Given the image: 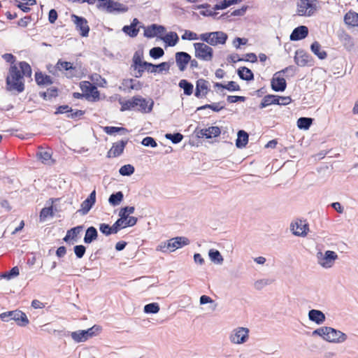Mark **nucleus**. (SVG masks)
<instances>
[{
  "label": "nucleus",
  "instance_id": "c03bdc74",
  "mask_svg": "<svg viewBox=\"0 0 358 358\" xmlns=\"http://www.w3.org/2000/svg\"><path fill=\"white\" fill-rule=\"evenodd\" d=\"M52 216H53L52 206L42 208L40 212L39 219L41 222H44L48 217Z\"/></svg>",
  "mask_w": 358,
  "mask_h": 358
},
{
  "label": "nucleus",
  "instance_id": "0eeeda50",
  "mask_svg": "<svg viewBox=\"0 0 358 358\" xmlns=\"http://www.w3.org/2000/svg\"><path fill=\"white\" fill-rule=\"evenodd\" d=\"M79 87L87 100L96 101L100 99V93L96 87L89 81H81Z\"/></svg>",
  "mask_w": 358,
  "mask_h": 358
},
{
  "label": "nucleus",
  "instance_id": "f3484780",
  "mask_svg": "<svg viewBox=\"0 0 358 358\" xmlns=\"http://www.w3.org/2000/svg\"><path fill=\"white\" fill-rule=\"evenodd\" d=\"M128 141H120L113 144L111 148L107 152L108 158L117 157L124 151Z\"/></svg>",
  "mask_w": 358,
  "mask_h": 358
},
{
  "label": "nucleus",
  "instance_id": "f704fd0d",
  "mask_svg": "<svg viewBox=\"0 0 358 358\" xmlns=\"http://www.w3.org/2000/svg\"><path fill=\"white\" fill-rule=\"evenodd\" d=\"M238 74L242 80H251L254 78V75L252 71L245 66L238 69Z\"/></svg>",
  "mask_w": 358,
  "mask_h": 358
},
{
  "label": "nucleus",
  "instance_id": "423d86ee",
  "mask_svg": "<svg viewBox=\"0 0 358 358\" xmlns=\"http://www.w3.org/2000/svg\"><path fill=\"white\" fill-rule=\"evenodd\" d=\"M199 38L210 45L216 46L224 45L228 38V36L223 31H214L202 34Z\"/></svg>",
  "mask_w": 358,
  "mask_h": 358
},
{
  "label": "nucleus",
  "instance_id": "69168bd1",
  "mask_svg": "<svg viewBox=\"0 0 358 358\" xmlns=\"http://www.w3.org/2000/svg\"><path fill=\"white\" fill-rule=\"evenodd\" d=\"M58 17V14L56 10L51 9L48 13V20L50 23L54 24Z\"/></svg>",
  "mask_w": 358,
  "mask_h": 358
},
{
  "label": "nucleus",
  "instance_id": "e2e57ef3",
  "mask_svg": "<svg viewBox=\"0 0 358 358\" xmlns=\"http://www.w3.org/2000/svg\"><path fill=\"white\" fill-rule=\"evenodd\" d=\"M2 57L6 62L10 63V66L11 65H17V64L15 63L16 58L13 55L10 54V53H6V54L3 55Z\"/></svg>",
  "mask_w": 358,
  "mask_h": 358
},
{
  "label": "nucleus",
  "instance_id": "e433bc0d",
  "mask_svg": "<svg viewBox=\"0 0 358 358\" xmlns=\"http://www.w3.org/2000/svg\"><path fill=\"white\" fill-rule=\"evenodd\" d=\"M71 338L78 343L84 342L88 339L87 338V331L85 330H80L73 331L71 334Z\"/></svg>",
  "mask_w": 358,
  "mask_h": 358
},
{
  "label": "nucleus",
  "instance_id": "37998d69",
  "mask_svg": "<svg viewBox=\"0 0 358 358\" xmlns=\"http://www.w3.org/2000/svg\"><path fill=\"white\" fill-rule=\"evenodd\" d=\"M241 2V0H222L215 6V10L224 9L233 4Z\"/></svg>",
  "mask_w": 358,
  "mask_h": 358
},
{
  "label": "nucleus",
  "instance_id": "a211bd4d",
  "mask_svg": "<svg viewBox=\"0 0 358 358\" xmlns=\"http://www.w3.org/2000/svg\"><path fill=\"white\" fill-rule=\"evenodd\" d=\"M189 243L188 238L185 237H176L171 238L167 243V249L170 251H174Z\"/></svg>",
  "mask_w": 358,
  "mask_h": 358
},
{
  "label": "nucleus",
  "instance_id": "6e6d98bb",
  "mask_svg": "<svg viewBox=\"0 0 358 358\" xmlns=\"http://www.w3.org/2000/svg\"><path fill=\"white\" fill-rule=\"evenodd\" d=\"M122 176H130L134 172V168L130 164L122 166L119 171Z\"/></svg>",
  "mask_w": 358,
  "mask_h": 358
},
{
  "label": "nucleus",
  "instance_id": "052dcab7",
  "mask_svg": "<svg viewBox=\"0 0 358 358\" xmlns=\"http://www.w3.org/2000/svg\"><path fill=\"white\" fill-rule=\"evenodd\" d=\"M142 144L145 146H150L152 148H155L157 145L155 140L152 137L150 136L144 138L142 141Z\"/></svg>",
  "mask_w": 358,
  "mask_h": 358
},
{
  "label": "nucleus",
  "instance_id": "13d9d810",
  "mask_svg": "<svg viewBox=\"0 0 358 358\" xmlns=\"http://www.w3.org/2000/svg\"><path fill=\"white\" fill-rule=\"evenodd\" d=\"M182 40H197L199 37L197 36V34L193 31L186 30L185 33L182 35Z\"/></svg>",
  "mask_w": 358,
  "mask_h": 358
},
{
  "label": "nucleus",
  "instance_id": "ddd939ff",
  "mask_svg": "<svg viewBox=\"0 0 358 358\" xmlns=\"http://www.w3.org/2000/svg\"><path fill=\"white\" fill-rule=\"evenodd\" d=\"M293 234L298 236H305L309 230L308 224L306 220H297L291 225Z\"/></svg>",
  "mask_w": 358,
  "mask_h": 358
},
{
  "label": "nucleus",
  "instance_id": "2eb2a0df",
  "mask_svg": "<svg viewBox=\"0 0 358 358\" xmlns=\"http://www.w3.org/2000/svg\"><path fill=\"white\" fill-rule=\"evenodd\" d=\"M68 113L67 117L71 119H76L77 117H80L85 114V111L82 110H73L70 106L68 105H62L59 106L57 108L55 114H63Z\"/></svg>",
  "mask_w": 358,
  "mask_h": 358
},
{
  "label": "nucleus",
  "instance_id": "7ed1b4c3",
  "mask_svg": "<svg viewBox=\"0 0 358 358\" xmlns=\"http://www.w3.org/2000/svg\"><path fill=\"white\" fill-rule=\"evenodd\" d=\"M313 334L319 335L324 340L333 343H342L347 339L345 334L329 327L319 328L315 330Z\"/></svg>",
  "mask_w": 358,
  "mask_h": 358
},
{
  "label": "nucleus",
  "instance_id": "c9c22d12",
  "mask_svg": "<svg viewBox=\"0 0 358 358\" xmlns=\"http://www.w3.org/2000/svg\"><path fill=\"white\" fill-rule=\"evenodd\" d=\"M278 99L277 95L268 94L264 96L260 103V108H263L271 104H277Z\"/></svg>",
  "mask_w": 358,
  "mask_h": 358
},
{
  "label": "nucleus",
  "instance_id": "a878e982",
  "mask_svg": "<svg viewBox=\"0 0 358 358\" xmlns=\"http://www.w3.org/2000/svg\"><path fill=\"white\" fill-rule=\"evenodd\" d=\"M345 23L350 27H358V13L355 11H348L344 16Z\"/></svg>",
  "mask_w": 358,
  "mask_h": 358
},
{
  "label": "nucleus",
  "instance_id": "5fc2aeb1",
  "mask_svg": "<svg viewBox=\"0 0 358 358\" xmlns=\"http://www.w3.org/2000/svg\"><path fill=\"white\" fill-rule=\"evenodd\" d=\"M165 137L167 139L171 140L173 143H178L183 138V136L180 133H176V134H166L165 135Z\"/></svg>",
  "mask_w": 358,
  "mask_h": 358
},
{
  "label": "nucleus",
  "instance_id": "473e14b6",
  "mask_svg": "<svg viewBox=\"0 0 358 358\" xmlns=\"http://www.w3.org/2000/svg\"><path fill=\"white\" fill-rule=\"evenodd\" d=\"M97 231L94 227H89L85 232L84 241L85 243H90L97 238Z\"/></svg>",
  "mask_w": 358,
  "mask_h": 358
},
{
  "label": "nucleus",
  "instance_id": "09e8293b",
  "mask_svg": "<svg viewBox=\"0 0 358 358\" xmlns=\"http://www.w3.org/2000/svg\"><path fill=\"white\" fill-rule=\"evenodd\" d=\"M164 40L170 46H174L178 41V36L175 32H170L166 36Z\"/></svg>",
  "mask_w": 358,
  "mask_h": 358
},
{
  "label": "nucleus",
  "instance_id": "680f3d73",
  "mask_svg": "<svg viewBox=\"0 0 358 358\" xmlns=\"http://www.w3.org/2000/svg\"><path fill=\"white\" fill-rule=\"evenodd\" d=\"M85 247L83 245H76L74 247V252L78 258H82L85 252Z\"/></svg>",
  "mask_w": 358,
  "mask_h": 358
},
{
  "label": "nucleus",
  "instance_id": "f257e3e1",
  "mask_svg": "<svg viewBox=\"0 0 358 358\" xmlns=\"http://www.w3.org/2000/svg\"><path fill=\"white\" fill-rule=\"evenodd\" d=\"M31 66L26 62H20L17 65H11L6 78V88L8 91L21 93L24 90V77L31 76Z\"/></svg>",
  "mask_w": 358,
  "mask_h": 358
},
{
  "label": "nucleus",
  "instance_id": "f03ea898",
  "mask_svg": "<svg viewBox=\"0 0 358 358\" xmlns=\"http://www.w3.org/2000/svg\"><path fill=\"white\" fill-rule=\"evenodd\" d=\"M121 110H130L136 109L141 113H147L151 112L153 102L148 105V101L140 96H134L130 99L120 102Z\"/></svg>",
  "mask_w": 358,
  "mask_h": 358
},
{
  "label": "nucleus",
  "instance_id": "6e6552de",
  "mask_svg": "<svg viewBox=\"0 0 358 358\" xmlns=\"http://www.w3.org/2000/svg\"><path fill=\"white\" fill-rule=\"evenodd\" d=\"M195 57L201 60L209 62L213 57V50L209 45L203 43H195L194 44Z\"/></svg>",
  "mask_w": 358,
  "mask_h": 358
},
{
  "label": "nucleus",
  "instance_id": "393cba45",
  "mask_svg": "<svg viewBox=\"0 0 358 358\" xmlns=\"http://www.w3.org/2000/svg\"><path fill=\"white\" fill-rule=\"evenodd\" d=\"M294 62L298 66H307L310 62V56L302 50L296 51L294 56Z\"/></svg>",
  "mask_w": 358,
  "mask_h": 358
},
{
  "label": "nucleus",
  "instance_id": "ea45409f",
  "mask_svg": "<svg viewBox=\"0 0 358 358\" xmlns=\"http://www.w3.org/2000/svg\"><path fill=\"white\" fill-rule=\"evenodd\" d=\"M179 87L184 90V94L186 95H191L193 93V85L187 80L182 79L179 82Z\"/></svg>",
  "mask_w": 358,
  "mask_h": 358
},
{
  "label": "nucleus",
  "instance_id": "4468645a",
  "mask_svg": "<svg viewBox=\"0 0 358 358\" xmlns=\"http://www.w3.org/2000/svg\"><path fill=\"white\" fill-rule=\"evenodd\" d=\"M248 329L244 327H238L235 329L234 334H231L230 337L231 341L236 344L245 343L248 338Z\"/></svg>",
  "mask_w": 358,
  "mask_h": 358
},
{
  "label": "nucleus",
  "instance_id": "a19ab883",
  "mask_svg": "<svg viewBox=\"0 0 358 358\" xmlns=\"http://www.w3.org/2000/svg\"><path fill=\"white\" fill-rule=\"evenodd\" d=\"M71 66V62L59 59L55 66V69L65 74V73Z\"/></svg>",
  "mask_w": 358,
  "mask_h": 358
},
{
  "label": "nucleus",
  "instance_id": "3c124183",
  "mask_svg": "<svg viewBox=\"0 0 358 358\" xmlns=\"http://www.w3.org/2000/svg\"><path fill=\"white\" fill-rule=\"evenodd\" d=\"M209 257L212 261L217 262L218 263H220L223 261L222 255H220V252L217 250H210Z\"/></svg>",
  "mask_w": 358,
  "mask_h": 358
},
{
  "label": "nucleus",
  "instance_id": "9d476101",
  "mask_svg": "<svg viewBox=\"0 0 358 358\" xmlns=\"http://www.w3.org/2000/svg\"><path fill=\"white\" fill-rule=\"evenodd\" d=\"M292 66H289L285 69L275 73L271 80V87L275 92H283L287 87V83L282 73L292 69Z\"/></svg>",
  "mask_w": 358,
  "mask_h": 358
},
{
  "label": "nucleus",
  "instance_id": "2f4dec72",
  "mask_svg": "<svg viewBox=\"0 0 358 358\" xmlns=\"http://www.w3.org/2000/svg\"><path fill=\"white\" fill-rule=\"evenodd\" d=\"M339 39L343 46L348 50H350L354 46L353 38L350 35L345 32H343L339 36Z\"/></svg>",
  "mask_w": 358,
  "mask_h": 358
},
{
  "label": "nucleus",
  "instance_id": "c756f323",
  "mask_svg": "<svg viewBox=\"0 0 358 358\" xmlns=\"http://www.w3.org/2000/svg\"><path fill=\"white\" fill-rule=\"evenodd\" d=\"M309 319L317 324L322 323L325 320L324 314L320 310H311L308 313Z\"/></svg>",
  "mask_w": 358,
  "mask_h": 358
},
{
  "label": "nucleus",
  "instance_id": "412c9836",
  "mask_svg": "<svg viewBox=\"0 0 358 358\" xmlns=\"http://www.w3.org/2000/svg\"><path fill=\"white\" fill-rule=\"evenodd\" d=\"M308 34V29L306 26L295 28L290 35L291 41H299L305 38Z\"/></svg>",
  "mask_w": 358,
  "mask_h": 358
},
{
  "label": "nucleus",
  "instance_id": "338daca9",
  "mask_svg": "<svg viewBox=\"0 0 358 358\" xmlns=\"http://www.w3.org/2000/svg\"><path fill=\"white\" fill-rule=\"evenodd\" d=\"M157 72L162 73L163 71H169L170 69V64L168 62H162L157 65Z\"/></svg>",
  "mask_w": 358,
  "mask_h": 358
},
{
  "label": "nucleus",
  "instance_id": "9b49d317",
  "mask_svg": "<svg viewBox=\"0 0 358 358\" xmlns=\"http://www.w3.org/2000/svg\"><path fill=\"white\" fill-rule=\"evenodd\" d=\"M317 258L319 264L324 268H330L333 266L334 262L338 258L337 254L331 250H327L323 254L322 252L317 253Z\"/></svg>",
  "mask_w": 358,
  "mask_h": 358
},
{
  "label": "nucleus",
  "instance_id": "603ef678",
  "mask_svg": "<svg viewBox=\"0 0 358 358\" xmlns=\"http://www.w3.org/2000/svg\"><path fill=\"white\" fill-rule=\"evenodd\" d=\"M159 310V306L157 303H151L144 307V311L146 313H157Z\"/></svg>",
  "mask_w": 358,
  "mask_h": 358
},
{
  "label": "nucleus",
  "instance_id": "bf43d9fd",
  "mask_svg": "<svg viewBox=\"0 0 358 358\" xmlns=\"http://www.w3.org/2000/svg\"><path fill=\"white\" fill-rule=\"evenodd\" d=\"M20 273L17 266L13 267L8 273H2L1 278H7L10 279L11 277L17 276Z\"/></svg>",
  "mask_w": 358,
  "mask_h": 358
},
{
  "label": "nucleus",
  "instance_id": "49530a36",
  "mask_svg": "<svg viewBox=\"0 0 358 358\" xmlns=\"http://www.w3.org/2000/svg\"><path fill=\"white\" fill-rule=\"evenodd\" d=\"M313 122V120L309 117H300L297 121V126L300 129H308Z\"/></svg>",
  "mask_w": 358,
  "mask_h": 358
},
{
  "label": "nucleus",
  "instance_id": "7c9ffc66",
  "mask_svg": "<svg viewBox=\"0 0 358 358\" xmlns=\"http://www.w3.org/2000/svg\"><path fill=\"white\" fill-rule=\"evenodd\" d=\"M58 88L52 87L47 90L46 92H39V96L44 100H50L52 98H56L58 96Z\"/></svg>",
  "mask_w": 358,
  "mask_h": 358
},
{
  "label": "nucleus",
  "instance_id": "6ab92c4d",
  "mask_svg": "<svg viewBox=\"0 0 358 358\" xmlns=\"http://www.w3.org/2000/svg\"><path fill=\"white\" fill-rule=\"evenodd\" d=\"M190 61L191 56L188 53L185 52L176 53V62L180 71H184Z\"/></svg>",
  "mask_w": 358,
  "mask_h": 358
},
{
  "label": "nucleus",
  "instance_id": "20e7f679",
  "mask_svg": "<svg viewBox=\"0 0 358 358\" xmlns=\"http://www.w3.org/2000/svg\"><path fill=\"white\" fill-rule=\"evenodd\" d=\"M0 319L4 322L14 320L17 325L20 327H26L29 323L27 315L22 310L17 309L1 313Z\"/></svg>",
  "mask_w": 358,
  "mask_h": 358
},
{
  "label": "nucleus",
  "instance_id": "39448f33",
  "mask_svg": "<svg viewBox=\"0 0 358 358\" xmlns=\"http://www.w3.org/2000/svg\"><path fill=\"white\" fill-rule=\"evenodd\" d=\"M317 4V0H299L297 3L296 13L299 16H311L316 12Z\"/></svg>",
  "mask_w": 358,
  "mask_h": 358
},
{
  "label": "nucleus",
  "instance_id": "de8ad7c7",
  "mask_svg": "<svg viewBox=\"0 0 358 358\" xmlns=\"http://www.w3.org/2000/svg\"><path fill=\"white\" fill-rule=\"evenodd\" d=\"M149 62H144L134 69V76L136 78H141L143 76L144 71H147V65Z\"/></svg>",
  "mask_w": 358,
  "mask_h": 358
},
{
  "label": "nucleus",
  "instance_id": "dca6fc26",
  "mask_svg": "<svg viewBox=\"0 0 358 358\" xmlns=\"http://www.w3.org/2000/svg\"><path fill=\"white\" fill-rule=\"evenodd\" d=\"M210 91V85L208 81L203 78H200L196 82V90L194 95L197 98L206 97Z\"/></svg>",
  "mask_w": 358,
  "mask_h": 358
},
{
  "label": "nucleus",
  "instance_id": "79ce46f5",
  "mask_svg": "<svg viewBox=\"0 0 358 358\" xmlns=\"http://www.w3.org/2000/svg\"><path fill=\"white\" fill-rule=\"evenodd\" d=\"M37 156L43 164H48L51 160L52 152L50 150H42L37 153Z\"/></svg>",
  "mask_w": 358,
  "mask_h": 358
},
{
  "label": "nucleus",
  "instance_id": "1a4fd4ad",
  "mask_svg": "<svg viewBox=\"0 0 358 358\" xmlns=\"http://www.w3.org/2000/svg\"><path fill=\"white\" fill-rule=\"evenodd\" d=\"M71 19L80 35L83 37L88 36L90 29L87 20L85 17L76 14H71Z\"/></svg>",
  "mask_w": 358,
  "mask_h": 358
},
{
  "label": "nucleus",
  "instance_id": "f8f14e48",
  "mask_svg": "<svg viewBox=\"0 0 358 358\" xmlns=\"http://www.w3.org/2000/svg\"><path fill=\"white\" fill-rule=\"evenodd\" d=\"M126 212L134 213V207L133 206H127L122 208L120 213L119 216L120 218L113 224V230L115 232L117 233L121 229H124L127 227L126 224L127 215Z\"/></svg>",
  "mask_w": 358,
  "mask_h": 358
},
{
  "label": "nucleus",
  "instance_id": "a18cd8bd",
  "mask_svg": "<svg viewBox=\"0 0 358 358\" xmlns=\"http://www.w3.org/2000/svg\"><path fill=\"white\" fill-rule=\"evenodd\" d=\"M123 196L122 192H117L115 194H113L109 197V203L113 206H117L122 201Z\"/></svg>",
  "mask_w": 358,
  "mask_h": 358
},
{
  "label": "nucleus",
  "instance_id": "cd10ccee",
  "mask_svg": "<svg viewBox=\"0 0 358 358\" xmlns=\"http://www.w3.org/2000/svg\"><path fill=\"white\" fill-rule=\"evenodd\" d=\"M81 73V66L74 65L71 63V66L65 73V76L67 78L72 79L73 78H80Z\"/></svg>",
  "mask_w": 358,
  "mask_h": 358
},
{
  "label": "nucleus",
  "instance_id": "72a5a7b5",
  "mask_svg": "<svg viewBox=\"0 0 358 358\" xmlns=\"http://www.w3.org/2000/svg\"><path fill=\"white\" fill-rule=\"evenodd\" d=\"M248 142V134L243 130H240L238 132V138L236 139V145L238 148H243L247 145Z\"/></svg>",
  "mask_w": 358,
  "mask_h": 358
},
{
  "label": "nucleus",
  "instance_id": "864d4df0",
  "mask_svg": "<svg viewBox=\"0 0 358 358\" xmlns=\"http://www.w3.org/2000/svg\"><path fill=\"white\" fill-rule=\"evenodd\" d=\"M164 54V50L160 47H155L150 50V55L154 59H158Z\"/></svg>",
  "mask_w": 358,
  "mask_h": 358
},
{
  "label": "nucleus",
  "instance_id": "4d7b16f0",
  "mask_svg": "<svg viewBox=\"0 0 358 358\" xmlns=\"http://www.w3.org/2000/svg\"><path fill=\"white\" fill-rule=\"evenodd\" d=\"M104 131H106V134L112 135L120 131L123 132H127V129L124 127H106L104 128Z\"/></svg>",
  "mask_w": 358,
  "mask_h": 358
},
{
  "label": "nucleus",
  "instance_id": "8fccbe9b",
  "mask_svg": "<svg viewBox=\"0 0 358 358\" xmlns=\"http://www.w3.org/2000/svg\"><path fill=\"white\" fill-rule=\"evenodd\" d=\"M100 231L106 236H109L112 234H116L113 230V226H110L108 224L102 223L99 225Z\"/></svg>",
  "mask_w": 358,
  "mask_h": 358
},
{
  "label": "nucleus",
  "instance_id": "aec40b11",
  "mask_svg": "<svg viewBox=\"0 0 358 358\" xmlns=\"http://www.w3.org/2000/svg\"><path fill=\"white\" fill-rule=\"evenodd\" d=\"M34 78L36 84L41 87H45L50 85L53 83L52 78L41 71L35 73Z\"/></svg>",
  "mask_w": 358,
  "mask_h": 358
},
{
  "label": "nucleus",
  "instance_id": "c85d7f7f",
  "mask_svg": "<svg viewBox=\"0 0 358 358\" xmlns=\"http://www.w3.org/2000/svg\"><path fill=\"white\" fill-rule=\"evenodd\" d=\"M310 49L320 59H324L327 57V52L322 49L321 45L317 41H315L312 43Z\"/></svg>",
  "mask_w": 358,
  "mask_h": 358
},
{
  "label": "nucleus",
  "instance_id": "b1692460",
  "mask_svg": "<svg viewBox=\"0 0 358 358\" xmlns=\"http://www.w3.org/2000/svg\"><path fill=\"white\" fill-rule=\"evenodd\" d=\"M96 201V192L92 191L89 196L82 202L81 210L84 214H86L91 209Z\"/></svg>",
  "mask_w": 358,
  "mask_h": 358
},
{
  "label": "nucleus",
  "instance_id": "4be33fe9",
  "mask_svg": "<svg viewBox=\"0 0 358 358\" xmlns=\"http://www.w3.org/2000/svg\"><path fill=\"white\" fill-rule=\"evenodd\" d=\"M164 31L165 29L163 26L154 24L147 27L144 31V35L148 38H152L158 34H163Z\"/></svg>",
  "mask_w": 358,
  "mask_h": 358
},
{
  "label": "nucleus",
  "instance_id": "774afa93",
  "mask_svg": "<svg viewBox=\"0 0 358 358\" xmlns=\"http://www.w3.org/2000/svg\"><path fill=\"white\" fill-rule=\"evenodd\" d=\"M82 229H83V227H81V226H78V227H73L71 229L68 231V234H71V236L72 238H75L77 237L78 234L80 232Z\"/></svg>",
  "mask_w": 358,
  "mask_h": 358
},
{
  "label": "nucleus",
  "instance_id": "bb28decb",
  "mask_svg": "<svg viewBox=\"0 0 358 358\" xmlns=\"http://www.w3.org/2000/svg\"><path fill=\"white\" fill-rule=\"evenodd\" d=\"M221 130L218 127H210L206 129H203L200 131L201 135L205 136L206 138L219 136Z\"/></svg>",
  "mask_w": 358,
  "mask_h": 358
},
{
  "label": "nucleus",
  "instance_id": "0e129e2a",
  "mask_svg": "<svg viewBox=\"0 0 358 358\" xmlns=\"http://www.w3.org/2000/svg\"><path fill=\"white\" fill-rule=\"evenodd\" d=\"M277 99H278L277 103L278 105L286 106L292 102L290 96H280L277 95Z\"/></svg>",
  "mask_w": 358,
  "mask_h": 358
},
{
  "label": "nucleus",
  "instance_id": "58836bf2",
  "mask_svg": "<svg viewBox=\"0 0 358 358\" xmlns=\"http://www.w3.org/2000/svg\"><path fill=\"white\" fill-rule=\"evenodd\" d=\"M123 85L127 87L129 90H140L142 88V84L140 81H136L134 79L124 80Z\"/></svg>",
  "mask_w": 358,
  "mask_h": 358
},
{
  "label": "nucleus",
  "instance_id": "5701e85b",
  "mask_svg": "<svg viewBox=\"0 0 358 358\" xmlns=\"http://www.w3.org/2000/svg\"><path fill=\"white\" fill-rule=\"evenodd\" d=\"M138 22V19L134 18L130 25H125L123 27V32L130 37H136L139 32V29L137 28Z\"/></svg>",
  "mask_w": 358,
  "mask_h": 358
},
{
  "label": "nucleus",
  "instance_id": "4c0bfd02",
  "mask_svg": "<svg viewBox=\"0 0 358 358\" xmlns=\"http://www.w3.org/2000/svg\"><path fill=\"white\" fill-rule=\"evenodd\" d=\"M214 86L215 87L223 88L229 91H238L240 90L239 85L234 81H229L227 85L216 83Z\"/></svg>",
  "mask_w": 358,
  "mask_h": 358
}]
</instances>
